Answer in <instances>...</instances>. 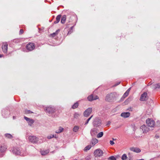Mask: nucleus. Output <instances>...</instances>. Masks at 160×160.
<instances>
[{"label":"nucleus","instance_id":"obj_1","mask_svg":"<svg viewBox=\"0 0 160 160\" xmlns=\"http://www.w3.org/2000/svg\"><path fill=\"white\" fill-rule=\"evenodd\" d=\"M117 94L116 92H111L108 94L106 97L105 100L109 102H113L116 100Z\"/></svg>","mask_w":160,"mask_h":160},{"label":"nucleus","instance_id":"obj_2","mask_svg":"<svg viewBox=\"0 0 160 160\" xmlns=\"http://www.w3.org/2000/svg\"><path fill=\"white\" fill-rule=\"evenodd\" d=\"M28 139L30 142L33 143H37L39 141L38 138L35 136H29Z\"/></svg>","mask_w":160,"mask_h":160},{"label":"nucleus","instance_id":"obj_3","mask_svg":"<svg viewBox=\"0 0 160 160\" xmlns=\"http://www.w3.org/2000/svg\"><path fill=\"white\" fill-rule=\"evenodd\" d=\"M146 123L148 126L151 128H153L155 125V122L152 119H147L146 120Z\"/></svg>","mask_w":160,"mask_h":160},{"label":"nucleus","instance_id":"obj_4","mask_svg":"<svg viewBox=\"0 0 160 160\" xmlns=\"http://www.w3.org/2000/svg\"><path fill=\"white\" fill-rule=\"evenodd\" d=\"M45 111L49 114H52L55 111V109L53 107L50 106L46 107L44 109Z\"/></svg>","mask_w":160,"mask_h":160},{"label":"nucleus","instance_id":"obj_5","mask_svg":"<svg viewBox=\"0 0 160 160\" xmlns=\"http://www.w3.org/2000/svg\"><path fill=\"white\" fill-rule=\"evenodd\" d=\"M35 48V44L33 43L30 42L26 46V48L29 51L33 50Z\"/></svg>","mask_w":160,"mask_h":160},{"label":"nucleus","instance_id":"obj_6","mask_svg":"<svg viewBox=\"0 0 160 160\" xmlns=\"http://www.w3.org/2000/svg\"><path fill=\"white\" fill-rule=\"evenodd\" d=\"M92 111V108H88L83 113V115L86 117H88L91 114Z\"/></svg>","mask_w":160,"mask_h":160},{"label":"nucleus","instance_id":"obj_7","mask_svg":"<svg viewBox=\"0 0 160 160\" xmlns=\"http://www.w3.org/2000/svg\"><path fill=\"white\" fill-rule=\"evenodd\" d=\"M103 154V151L99 149L96 150L94 152V155L96 157H100Z\"/></svg>","mask_w":160,"mask_h":160},{"label":"nucleus","instance_id":"obj_8","mask_svg":"<svg viewBox=\"0 0 160 160\" xmlns=\"http://www.w3.org/2000/svg\"><path fill=\"white\" fill-rule=\"evenodd\" d=\"M140 129L143 133H147L149 131V128L145 125H142L140 127Z\"/></svg>","mask_w":160,"mask_h":160},{"label":"nucleus","instance_id":"obj_9","mask_svg":"<svg viewBox=\"0 0 160 160\" xmlns=\"http://www.w3.org/2000/svg\"><path fill=\"white\" fill-rule=\"evenodd\" d=\"M148 99L147 93L145 92L141 95L140 100L141 101H144Z\"/></svg>","mask_w":160,"mask_h":160},{"label":"nucleus","instance_id":"obj_10","mask_svg":"<svg viewBox=\"0 0 160 160\" xmlns=\"http://www.w3.org/2000/svg\"><path fill=\"white\" fill-rule=\"evenodd\" d=\"M8 44L7 42H3L2 46V49L3 52L7 53L8 51Z\"/></svg>","mask_w":160,"mask_h":160},{"label":"nucleus","instance_id":"obj_11","mask_svg":"<svg viewBox=\"0 0 160 160\" xmlns=\"http://www.w3.org/2000/svg\"><path fill=\"white\" fill-rule=\"evenodd\" d=\"M13 152L14 153L16 154L20 155H23V154L22 153V152H21L20 149L18 148H14L13 150Z\"/></svg>","mask_w":160,"mask_h":160},{"label":"nucleus","instance_id":"obj_12","mask_svg":"<svg viewBox=\"0 0 160 160\" xmlns=\"http://www.w3.org/2000/svg\"><path fill=\"white\" fill-rule=\"evenodd\" d=\"M98 98V96L96 95H93L92 94L90 95L88 97V100L90 101H92Z\"/></svg>","mask_w":160,"mask_h":160},{"label":"nucleus","instance_id":"obj_13","mask_svg":"<svg viewBox=\"0 0 160 160\" xmlns=\"http://www.w3.org/2000/svg\"><path fill=\"white\" fill-rule=\"evenodd\" d=\"M101 121L98 118H96L94 119L93 124L95 126L98 127L101 125Z\"/></svg>","mask_w":160,"mask_h":160},{"label":"nucleus","instance_id":"obj_14","mask_svg":"<svg viewBox=\"0 0 160 160\" xmlns=\"http://www.w3.org/2000/svg\"><path fill=\"white\" fill-rule=\"evenodd\" d=\"M24 118L27 121L28 125L31 126L32 124L34 122V121L33 119H30L24 116Z\"/></svg>","mask_w":160,"mask_h":160},{"label":"nucleus","instance_id":"obj_15","mask_svg":"<svg viewBox=\"0 0 160 160\" xmlns=\"http://www.w3.org/2000/svg\"><path fill=\"white\" fill-rule=\"evenodd\" d=\"M7 147L6 145H2L0 146V152L2 153L5 152Z\"/></svg>","mask_w":160,"mask_h":160},{"label":"nucleus","instance_id":"obj_16","mask_svg":"<svg viewBox=\"0 0 160 160\" xmlns=\"http://www.w3.org/2000/svg\"><path fill=\"white\" fill-rule=\"evenodd\" d=\"M130 115V113L129 112H122L121 114V116L124 118L128 117Z\"/></svg>","mask_w":160,"mask_h":160},{"label":"nucleus","instance_id":"obj_17","mask_svg":"<svg viewBox=\"0 0 160 160\" xmlns=\"http://www.w3.org/2000/svg\"><path fill=\"white\" fill-rule=\"evenodd\" d=\"M130 150L133 152L138 153L139 152H141V150L138 148H130Z\"/></svg>","mask_w":160,"mask_h":160},{"label":"nucleus","instance_id":"obj_18","mask_svg":"<svg viewBox=\"0 0 160 160\" xmlns=\"http://www.w3.org/2000/svg\"><path fill=\"white\" fill-rule=\"evenodd\" d=\"M98 140L96 138H93L91 141V144L92 146H94L95 144L98 142Z\"/></svg>","mask_w":160,"mask_h":160},{"label":"nucleus","instance_id":"obj_19","mask_svg":"<svg viewBox=\"0 0 160 160\" xmlns=\"http://www.w3.org/2000/svg\"><path fill=\"white\" fill-rule=\"evenodd\" d=\"M152 88L154 89H156L157 88H160V83H158L152 85Z\"/></svg>","mask_w":160,"mask_h":160},{"label":"nucleus","instance_id":"obj_20","mask_svg":"<svg viewBox=\"0 0 160 160\" xmlns=\"http://www.w3.org/2000/svg\"><path fill=\"white\" fill-rule=\"evenodd\" d=\"M97 133V129L95 128L92 129L91 131V134L92 136H95Z\"/></svg>","mask_w":160,"mask_h":160},{"label":"nucleus","instance_id":"obj_21","mask_svg":"<svg viewBox=\"0 0 160 160\" xmlns=\"http://www.w3.org/2000/svg\"><path fill=\"white\" fill-rule=\"evenodd\" d=\"M61 17V15H59L57 16L56 18V21H54V23L55 24L58 23L59 22Z\"/></svg>","mask_w":160,"mask_h":160},{"label":"nucleus","instance_id":"obj_22","mask_svg":"<svg viewBox=\"0 0 160 160\" xmlns=\"http://www.w3.org/2000/svg\"><path fill=\"white\" fill-rule=\"evenodd\" d=\"M4 136L6 138L9 139H11L13 138V136L9 133H6L5 134Z\"/></svg>","mask_w":160,"mask_h":160},{"label":"nucleus","instance_id":"obj_23","mask_svg":"<svg viewBox=\"0 0 160 160\" xmlns=\"http://www.w3.org/2000/svg\"><path fill=\"white\" fill-rule=\"evenodd\" d=\"M64 128H62L61 127H59L58 128V129L56 130L55 132L57 133H59L62 132L63 131Z\"/></svg>","mask_w":160,"mask_h":160},{"label":"nucleus","instance_id":"obj_24","mask_svg":"<svg viewBox=\"0 0 160 160\" xmlns=\"http://www.w3.org/2000/svg\"><path fill=\"white\" fill-rule=\"evenodd\" d=\"M49 152V150H42L41 151V154L42 155H45L47 154Z\"/></svg>","mask_w":160,"mask_h":160},{"label":"nucleus","instance_id":"obj_25","mask_svg":"<svg viewBox=\"0 0 160 160\" xmlns=\"http://www.w3.org/2000/svg\"><path fill=\"white\" fill-rule=\"evenodd\" d=\"M66 16L65 15L63 16L61 18V22L62 24L64 23L66 21Z\"/></svg>","mask_w":160,"mask_h":160},{"label":"nucleus","instance_id":"obj_26","mask_svg":"<svg viewBox=\"0 0 160 160\" xmlns=\"http://www.w3.org/2000/svg\"><path fill=\"white\" fill-rule=\"evenodd\" d=\"M80 115V113L76 112L74 114V118L77 119L79 117Z\"/></svg>","mask_w":160,"mask_h":160},{"label":"nucleus","instance_id":"obj_27","mask_svg":"<svg viewBox=\"0 0 160 160\" xmlns=\"http://www.w3.org/2000/svg\"><path fill=\"white\" fill-rule=\"evenodd\" d=\"M79 129V127L77 126H75L73 128V131L74 132H77Z\"/></svg>","mask_w":160,"mask_h":160},{"label":"nucleus","instance_id":"obj_28","mask_svg":"<svg viewBox=\"0 0 160 160\" xmlns=\"http://www.w3.org/2000/svg\"><path fill=\"white\" fill-rule=\"evenodd\" d=\"M59 31V29L57 30L55 32H53V33L50 34V35L52 37H54L57 35L58 33V32Z\"/></svg>","mask_w":160,"mask_h":160},{"label":"nucleus","instance_id":"obj_29","mask_svg":"<svg viewBox=\"0 0 160 160\" xmlns=\"http://www.w3.org/2000/svg\"><path fill=\"white\" fill-rule=\"evenodd\" d=\"M78 106V102H76L72 106V108L73 109H75L77 108Z\"/></svg>","mask_w":160,"mask_h":160},{"label":"nucleus","instance_id":"obj_30","mask_svg":"<svg viewBox=\"0 0 160 160\" xmlns=\"http://www.w3.org/2000/svg\"><path fill=\"white\" fill-rule=\"evenodd\" d=\"M91 147V146L90 145L87 146L84 149V151L86 152L88 150H89Z\"/></svg>","mask_w":160,"mask_h":160},{"label":"nucleus","instance_id":"obj_31","mask_svg":"<svg viewBox=\"0 0 160 160\" xmlns=\"http://www.w3.org/2000/svg\"><path fill=\"white\" fill-rule=\"evenodd\" d=\"M103 133L102 132H100L97 134V137L98 138H101L103 136Z\"/></svg>","mask_w":160,"mask_h":160},{"label":"nucleus","instance_id":"obj_32","mask_svg":"<svg viewBox=\"0 0 160 160\" xmlns=\"http://www.w3.org/2000/svg\"><path fill=\"white\" fill-rule=\"evenodd\" d=\"M128 94L129 93L126 91L123 95L121 99H124L125 98L128 96Z\"/></svg>","mask_w":160,"mask_h":160},{"label":"nucleus","instance_id":"obj_33","mask_svg":"<svg viewBox=\"0 0 160 160\" xmlns=\"http://www.w3.org/2000/svg\"><path fill=\"white\" fill-rule=\"evenodd\" d=\"M127 158V155L125 154H123L122 157V160H125Z\"/></svg>","mask_w":160,"mask_h":160},{"label":"nucleus","instance_id":"obj_34","mask_svg":"<svg viewBox=\"0 0 160 160\" xmlns=\"http://www.w3.org/2000/svg\"><path fill=\"white\" fill-rule=\"evenodd\" d=\"M109 160H116V158L113 156L110 157L108 158Z\"/></svg>","mask_w":160,"mask_h":160},{"label":"nucleus","instance_id":"obj_35","mask_svg":"<svg viewBox=\"0 0 160 160\" xmlns=\"http://www.w3.org/2000/svg\"><path fill=\"white\" fill-rule=\"evenodd\" d=\"M93 116H91L87 120L85 124V125L87 124L88 123L89 120L91 119V118Z\"/></svg>","mask_w":160,"mask_h":160},{"label":"nucleus","instance_id":"obj_36","mask_svg":"<svg viewBox=\"0 0 160 160\" xmlns=\"http://www.w3.org/2000/svg\"><path fill=\"white\" fill-rule=\"evenodd\" d=\"M54 137H55V136L54 135H51L49 136H48L47 137V138L48 139H50Z\"/></svg>","mask_w":160,"mask_h":160},{"label":"nucleus","instance_id":"obj_37","mask_svg":"<svg viewBox=\"0 0 160 160\" xmlns=\"http://www.w3.org/2000/svg\"><path fill=\"white\" fill-rule=\"evenodd\" d=\"M73 26H72L71 28V29L68 32V34H71L72 32V28H73Z\"/></svg>","mask_w":160,"mask_h":160},{"label":"nucleus","instance_id":"obj_38","mask_svg":"<svg viewBox=\"0 0 160 160\" xmlns=\"http://www.w3.org/2000/svg\"><path fill=\"white\" fill-rule=\"evenodd\" d=\"M156 126L158 127H160V122L159 121H158L157 122L156 124Z\"/></svg>","mask_w":160,"mask_h":160},{"label":"nucleus","instance_id":"obj_39","mask_svg":"<svg viewBox=\"0 0 160 160\" xmlns=\"http://www.w3.org/2000/svg\"><path fill=\"white\" fill-rule=\"evenodd\" d=\"M110 143L111 145H113L114 144V142L112 141H110Z\"/></svg>","mask_w":160,"mask_h":160},{"label":"nucleus","instance_id":"obj_40","mask_svg":"<svg viewBox=\"0 0 160 160\" xmlns=\"http://www.w3.org/2000/svg\"><path fill=\"white\" fill-rule=\"evenodd\" d=\"M23 32V30L22 29H21L20 31L19 34H22Z\"/></svg>","mask_w":160,"mask_h":160},{"label":"nucleus","instance_id":"obj_41","mask_svg":"<svg viewBox=\"0 0 160 160\" xmlns=\"http://www.w3.org/2000/svg\"><path fill=\"white\" fill-rule=\"evenodd\" d=\"M131 89V88H129L126 91L129 93V92Z\"/></svg>","mask_w":160,"mask_h":160},{"label":"nucleus","instance_id":"obj_42","mask_svg":"<svg viewBox=\"0 0 160 160\" xmlns=\"http://www.w3.org/2000/svg\"><path fill=\"white\" fill-rule=\"evenodd\" d=\"M120 82H118L114 86H117V85H119V84H120Z\"/></svg>","mask_w":160,"mask_h":160},{"label":"nucleus","instance_id":"obj_43","mask_svg":"<svg viewBox=\"0 0 160 160\" xmlns=\"http://www.w3.org/2000/svg\"><path fill=\"white\" fill-rule=\"evenodd\" d=\"M28 113H32V112L31 111H29Z\"/></svg>","mask_w":160,"mask_h":160},{"label":"nucleus","instance_id":"obj_44","mask_svg":"<svg viewBox=\"0 0 160 160\" xmlns=\"http://www.w3.org/2000/svg\"><path fill=\"white\" fill-rule=\"evenodd\" d=\"M3 56V55L0 54V58H1Z\"/></svg>","mask_w":160,"mask_h":160},{"label":"nucleus","instance_id":"obj_45","mask_svg":"<svg viewBox=\"0 0 160 160\" xmlns=\"http://www.w3.org/2000/svg\"><path fill=\"white\" fill-rule=\"evenodd\" d=\"M131 157H130V158H129V160H131Z\"/></svg>","mask_w":160,"mask_h":160},{"label":"nucleus","instance_id":"obj_46","mask_svg":"<svg viewBox=\"0 0 160 160\" xmlns=\"http://www.w3.org/2000/svg\"><path fill=\"white\" fill-rule=\"evenodd\" d=\"M112 139L113 140H115V139H114V138H113Z\"/></svg>","mask_w":160,"mask_h":160},{"label":"nucleus","instance_id":"obj_47","mask_svg":"<svg viewBox=\"0 0 160 160\" xmlns=\"http://www.w3.org/2000/svg\"><path fill=\"white\" fill-rule=\"evenodd\" d=\"M15 42H17V41H16V40H15Z\"/></svg>","mask_w":160,"mask_h":160},{"label":"nucleus","instance_id":"obj_48","mask_svg":"<svg viewBox=\"0 0 160 160\" xmlns=\"http://www.w3.org/2000/svg\"><path fill=\"white\" fill-rule=\"evenodd\" d=\"M15 42H17V41H16V40H15Z\"/></svg>","mask_w":160,"mask_h":160}]
</instances>
